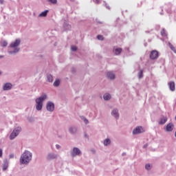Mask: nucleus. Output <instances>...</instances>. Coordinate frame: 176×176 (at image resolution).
<instances>
[{
    "mask_svg": "<svg viewBox=\"0 0 176 176\" xmlns=\"http://www.w3.org/2000/svg\"><path fill=\"white\" fill-rule=\"evenodd\" d=\"M20 45H21V39L16 38L15 41H12L9 46L8 51V54L10 56H16L19 52H20Z\"/></svg>",
    "mask_w": 176,
    "mask_h": 176,
    "instance_id": "1",
    "label": "nucleus"
},
{
    "mask_svg": "<svg viewBox=\"0 0 176 176\" xmlns=\"http://www.w3.org/2000/svg\"><path fill=\"white\" fill-rule=\"evenodd\" d=\"M32 160V153L28 150H25L21 154L19 162L21 164H30V162Z\"/></svg>",
    "mask_w": 176,
    "mask_h": 176,
    "instance_id": "2",
    "label": "nucleus"
},
{
    "mask_svg": "<svg viewBox=\"0 0 176 176\" xmlns=\"http://www.w3.org/2000/svg\"><path fill=\"white\" fill-rule=\"evenodd\" d=\"M46 100H47V94H43L40 97L35 99L36 111H42V108H43V102L46 101Z\"/></svg>",
    "mask_w": 176,
    "mask_h": 176,
    "instance_id": "3",
    "label": "nucleus"
},
{
    "mask_svg": "<svg viewBox=\"0 0 176 176\" xmlns=\"http://www.w3.org/2000/svg\"><path fill=\"white\" fill-rule=\"evenodd\" d=\"M20 133H21V126L16 127L11 133V134L10 135V140L11 141L14 140V138H16V137H17V135H19L20 134Z\"/></svg>",
    "mask_w": 176,
    "mask_h": 176,
    "instance_id": "4",
    "label": "nucleus"
},
{
    "mask_svg": "<svg viewBox=\"0 0 176 176\" xmlns=\"http://www.w3.org/2000/svg\"><path fill=\"white\" fill-rule=\"evenodd\" d=\"M70 156L72 157H76V156H82V151L78 147H74L70 151Z\"/></svg>",
    "mask_w": 176,
    "mask_h": 176,
    "instance_id": "5",
    "label": "nucleus"
},
{
    "mask_svg": "<svg viewBox=\"0 0 176 176\" xmlns=\"http://www.w3.org/2000/svg\"><path fill=\"white\" fill-rule=\"evenodd\" d=\"M58 155L56 153L54 152H49L47 154L45 159L48 162H52V160H56V159H58Z\"/></svg>",
    "mask_w": 176,
    "mask_h": 176,
    "instance_id": "6",
    "label": "nucleus"
},
{
    "mask_svg": "<svg viewBox=\"0 0 176 176\" xmlns=\"http://www.w3.org/2000/svg\"><path fill=\"white\" fill-rule=\"evenodd\" d=\"M46 109L48 112L54 111V103L52 101H48L46 104Z\"/></svg>",
    "mask_w": 176,
    "mask_h": 176,
    "instance_id": "7",
    "label": "nucleus"
},
{
    "mask_svg": "<svg viewBox=\"0 0 176 176\" xmlns=\"http://www.w3.org/2000/svg\"><path fill=\"white\" fill-rule=\"evenodd\" d=\"M159 58V52L156 50H153L150 53V58L151 60H157Z\"/></svg>",
    "mask_w": 176,
    "mask_h": 176,
    "instance_id": "8",
    "label": "nucleus"
},
{
    "mask_svg": "<svg viewBox=\"0 0 176 176\" xmlns=\"http://www.w3.org/2000/svg\"><path fill=\"white\" fill-rule=\"evenodd\" d=\"M111 116H113V118H115V119H116L118 120V119H119L120 115L119 114V109L115 108L111 111Z\"/></svg>",
    "mask_w": 176,
    "mask_h": 176,
    "instance_id": "9",
    "label": "nucleus"
},
{
    "mask_svg": "<svg viewBox=\"0 0 176 176\" xmlns=\"http://www.w3.org/2000/svg\"><path fill=\"white\" fill-rule=\"evenodd\" d=\"M141 133H144V128H142V126H137L133 131V134L134 135H135L137 134H141Z\"/></svg>",
    "mask_w": 176,
    "mask_h": 176,
    "instance_id": "10",
    "label": "nucleus"
},
{
    "mask_svg": "<svg viewBox=\"0 0 176 176\" xmlns=\"http://www.w3.org/2000/svg\"><path fill=\"white\" fill-rule=\"evenodd\" d=\"M12 87H13L12 83L6 82L3 85V90H4V91H8L9 90H12Z\"/></svg>",
    "mask_w": 176,
    "mask_h": 176,
    "instance_id": "11",
    "label": "nucleus"
},
{
    "mask_svg": "<svg viewBox=\"0 0 176 176\" xmlns=\"http://www.w3.org/2000/svg\"><path fill=\"white\" fill-rule=\"evenodd\" d=\"M122 48L114 47L113 49V53L115 56H120V53H122Z\"/></svg>",
    "mask_w": 176,
    "mask_h": 176,
    "instance_id": "12",
    "label": "nucleus"
},
{
    "mask_svg": "<svg viewBox=\"0 0 176 176\" xmlns=\"http://www.w3.org/2000/svg\"><path fill=\"white\" fill-rule=\"evenodd\" d=\"M77 131H78V126H72L69 127V133H70V134H76Z\"/></svg>",
    "mask_w": 176,
    "mask_h": 176,
    "instance_id": "13",
    "label": "nucleus"
},
{
    "mask_svg": "<svg viewBox=\"0 0 176 176\" xmlns=\"http://www.w3.org/2000/svg\"><path fill=\"white\" fill-rule=\"evenodd\" d=\"M166 131L170 132L174 130V124L173 123H168L166 128H165Z\"/></svg>",
    "mask_w": 176,
    "mask_h": 176,
    "instance_id": "14",
    "label": "nucleus"
},
{
    "mask_svg": "<svg viewBox=\"0 0 176 176\" xmlns=\"http://www.w3.org/2000/svg\"><path fill=\"white\" fill-rule=\"evenodd\" d=\"M8 167H9V160H8V159H5L3 160V170L6 171Z\"/></svg>",
    "mask_w": 176,
    "mask_h": 176,
    "instance_id": "15",
    "label": "nucleus"
},
{
    "mask_svg": "<svg viewBox=\"0 0 176 176\" xmlns=\"http://www.w3.org/2000/svg\"><path fill=\"white\" fill-rule=\"evenodd\" d=\"M107 76L108 79H110L111 80H113V79H115V74L112 72H108L107 73Z\"/></svg>",
    "mask_w": 176,
    "mask_h": 176,
    "instance_id": "16",
    "label": "nucleus"
},
{
    "mask_svg": "<svg viewBox=\"0 0 176 176\" xmlns=\"http://www.w3.org/2000/svg\"><path fill=\"white\" fill-rule=\"evenodd\" d=\"M111 139L107 138L103 140L102 144L104 146H109V145L111 144Z\"/></svg>",
    "mask_w": 176,
    "mask_h": 176,
    "instance_id": "17",
    "label": "nucleus"
},
{
    "mask_svg": "<svg viewBox=\"0 0 176 176\" xmlns=\"http://www.w3.org/2000/svg\"><path fill=\"white\" fill-rule=\"evenodd\" d=\"M167 117L162 116L160 119L159 124H165L167 122Z\"/></svg>",
    "mask_w": 176,
    "mask_h": 176,
    "instance_id": "18",
    "label": "nucleus"
},
{
    "mask_svg": "<svg viewBox=\"0 0 176 176\" xmlns=\"http://www.w3.org/2000/svg\"><path fill=\"white\" fill-rule=\"evenodd\" d=\"M169 89L171 90V91H174L175 90V83L174 82H170L168 83Z\"/></svg>",
    "mask_w": 176,
    "mask_h": 176,
    "instance_id": "19",
    "label": "nucleus"
},
{
    "mask_svg": "<svg viewBox=\"0 0 176 176\" xmlns=\"http://www.w3.org/2000/svg\"><path fill=\"white\" fill-rule=\"evenodd\" d=\"M63 28L65 30V31H68V30L71 29V25H69L68 22H64Z\"/></svg>",
    "mask_w": 176,
    "mask_h": 176,
    "instance_id": "20",
    "label": "nucleus"
},
{
    "mask_svg": "<svg viewBox=\"0 0 176 176\" xmlns=\"http://www.w3.org/2000/svg\"><path fill=\"white\" fill-rule=\"evenodd\" d=\"M103 98H104V101H109V100H111V94H104L103 95Z\"/></svg>",
    "mask_w": 176,
    "mask_h": 176,
    "instance_id": "21",
    "label": "nucleus"
},
{
    "mask_svg": "<svg viewBox=\"0 0 176 176\" xmlns=\"http://www.w3.org/2000/svg\"><path fill=\"white\" fill-rule=\"evenodd\" d=\"M47 13H49V10H45V11L39 14L38 17H46V16H47Z\"/></svg>",
    "mask_w": 176,
    "mask_h": 176,
    "instance_id": "22",
    "label": "nucleus"
},
{
    "mask_svg": "<svg viewBox=\"0 0 176 176\" xmlns=\"http://www.w3.org/2000/svg\"><path fill=\"white\" fill-rule=\"evenodd\" d=\"M47 80L52 83L53 82V76L52 74H47Z\"/></svg>",
    "mask_w": 176,
    "mask_h": 176,
    "instance_id": "23",
    "label": "nucleus"
},
{
    "mask_svg": "<svg viewBox=\"0 0 176 176\" xmlns=\"http://www.w3.org/2000/svg\"><path fill=\"white\" fill-rule=\"evenodd\" d=\"M138 76L139 78V79H142L143 76H144V70H140V72L138 74Z\"/></svg>",
    "mask_w": 176,
    "mask_h": 176,
    "instance_id": "24",
    "label": "nucleus"
},
{
    "mask_svg": "<svg viewBox=\"0 0 176 176\" xmlns=\"http://www.w3.org/2000/svg\"><path fill=\"white\" fill-rule=\"evenodd\" d=\"M81 120H83L85 124H89V120L86 118L85 116H80Z\"/></svg>",
    "mask_w": 176,
    "mask_h": 176,
    "instance_id": "25",
    "label": "nucleus"
},
{
    "mask_svg": "<svg viewBox=\"0 0 176 176\" xmlns=\"http://www.w3.org/2000/svg\"><path fill=\"white\" fill-rule=\"evenodd\" d=\"M54 87H58V86H60V79H56L54 82Z\"/></svg>",
    "mask_w": 176,
    "mask_h": 176,
    "instance_id": "26",
    "label": "nucleus"
},
{
    "mask_svg": "<svg viewBox=\"0 0 176 176\" xmlns=\"http://www.w3.org/2000/svg\"><path fill=\"white\" fill-rule=\"evenodd\" d=\"M168 46L170 47V49L174 52L175 53H176V50L175 47H174V45H173V44H171V43H168Z\"/></svg>",
    "mask_w": 176,
    "mask_h": 176,
    "instance_id": "27",
    "label": "nucleus"
},
{
    "mask_svg": "<svg viewBox=\"0 0 176 176\" xmlns=\"http://www.w3.org/2000/svg\"><path fill=\"white\" fill-rule=\"evenodd\" d=\"M145 168L147 170V171H149L150 170H152V165L150 164H146L145 165Z\"/></svg>",
    "mask_w": 176,
    "mask_h": 176,
    "instance_id": "28",
    "label": "nucleus"
},
{
    "mask_svg": "<svg viewBox=\"0 0 176 176\" xmlns=\"http://www.w3.org/2000/svg\"><path fill=\"white\" fill-rule=\"evenodd\" d=\"M1 45L2 47H6L8 46V41H3L1 42Z\"/></svg>",
    "mask_w": 176,
    "mask_h": 176,
    "instance_id": "29",
    "label": "nucleus"
},
{
    "mask_svg": "<svg viewBox=\"0 0 176 176\" xmlns=\"http://www.w3.org/2000/svg\"><path fill=\"white\" fill-rule=\"evenodd\" d=\"M28 120L30 122V123H34V122H35V118H34L32 116L28 117Z\"/></svg>",
    "mask_w": 176,
    "mask_h": 176,
    "instance_id": "30",
    "label": "nucleus"
},
{
    "mask_svg": "<svg viewBox=\"0 0 176 176\" xmlns=\"http://www.w3.org/2000/svg\"><path fill=\"white\" fill-rule=\"evenodd\" d=\"M161 35L162 36H167V34L166 33V30L164 29H163L161 32Z\"/></svg>",
    "mask_w": 176,
    "mask_h": 176,
    "instance_id": "31",
    "label": "nucleus"
},
{
    "mask_svg": "<svg viewBox=\"0 0 176 176\" xmlns=\"http://www.w3.org/2000/svg\"><path fill=\"white\" fill-rule=\"evenodd\" d=\"M48 2H50V3H53V5H56L57 3V0H47Z\"/></svg>",
    "mask_w": 176,
    "mask_h": 176,
    "instance_id": "32",
    "label": "nucleus"
},
{
    "mask_svg": "<svg viewBox=\"0 0 176 176\" xmlns=\"http://www.w3.org/2000/svg\"><path fill=\"white\" fill-rule=\"evenodd\" d=\"M97 38L98 41H104V36L102 35H98Z\"/></svg>",
    "mask_w": 176,
    "mask_h": 176,
    "instance_id": "33",
    "label": "nucleus"
},
{
    "mask_svg": "<svg viewBox=\"0 0 176 176\" xmlns=\"http://www.w3.org/2000/svg\"><path fill=\"white\" fill-rule=\"evenodd\" d=\"M71 49H72V52H76V50H78V47H76V46H74V45H72L71 47Z\"/></svg>",
    "mask_w": 176,
    "mask_h": 176,
    "instance_id": "34",
    "label": "nucleus"
},
{
    "mask_svg": "<svg viewBox=\"0 0 176 176\" xmlns=\"http://www.w3.org/2000/svg\"><path fill=\"white\" fill-rule=\"evenodd\" d=\"M55 146L56 148L58 149V151H60V149H61V146L60 144H56Z\"/></svg>",
    "mask_w": 176,
    "mask_h": 176,
    "instance_id": "35",
    "label": "nucleus"
},
{
    "mask_svg": "<svg viewBox=\"0 0 176 176\" xmlns=\"http://www.w3.org/2000/svg\"><path fill=\"white\" fill-rule=\"evenodd\" d=\"M9 158H10V159H14V154H13V153L10 154Z\"/></svg>",
    "mask_w": 176,
    "mask_h": 176,
    "instance_id": "36",
    "label": "nucleus"
},
{
    "mask_svg": "<svg viewBox=\"0 0 176 176\" xmlns=\"http://www.w3.org/2000/svg\"><path fill=\"white\" fill-rule=\"evenodd\" d=\"M93 1L94 2V3H100V0H93Z\"/></svg>",
    "mask_w": 176,
    "mask_h": 176,
    "instance_id": "37",
    "label": "nucleus"
},
{
    "mask_svg": "<svg viewBox=\"0 0 176 176\" xmlns=\"http://www.w3.org/2000/svg\"><path fill=\"white\" fill-rule=\"evenodd\" d=\"M3 152L2 148H0V157H2V155H3Z\"/></svg>",
    "mask_w": 176,
    "mask_h": 176,
    "instance_id": "38",
    "label": "nucleus"
},
{
    "mask_svg": "<svg viewBox=\"0 0 176 176\" xmlns=\"http://www.w3.org/2000/svg\"><path fill=\"white\" fill-rule=\"evenodd\" d=\"M3 2H5V0H0L1 5H3Z\"/></svg>",
    "mask_w": 176,
    "mask_h": 176,
    "instance_id": "39",
    "label": "nucleus"
},
{
    "mask_svg": "<svg viewBox=\"0 0 176 176\" xmlns=\"http://www.w3.org/2000/svg\"><path fill=\"white\" fill-rule=\"evenodd\" d=\"M105 6H106L107 9H109V10L111 9V8H109V6H107V3H105Z\"/></svg>",
    "mask_w": 176,
    "mask_h": 176,
    "instance_id": "40",
    "label": "nucleus"
},
{
    "mask_svg": "<svg viewBox=\"0 0 176 176\" xmlns=\"http://www.w3.org/2000/svg\"><path fill=\"white\" fill-rule=\"evenodd\" d=\"M72 72H75V69H72Z\"/></svg>",
    "mask_w": 176,
    "mask_h": 176,
    "instance_id": "41",
    "label": "nucleus"
},
{
    "mask_svg": "<svg viewBox=\"0 0 176 176\" xmlns=\"http://www.w3.org/2000/svg\"><path fill=\"white\" fill-rule=\"evenodd\" d=\"M0 75H2V72L1 71H0Z\"/></svg>",
    "mask_w": 176,
    "mask_h": 176,
    "instance_id": "42",
    "label": "nucleus"
},
{
    "mask_svg": "<svg viewBox=\"0 0 176 176\" xmlns=\"http://www.w3.org/2000/svg\"><path fill=\"white\" fill-rule=\"evenodd\" d=\"M124 155H126V153H122V156H124Z\"/></svg>",
    "mask_w": 176,
    "mask_h": 176,
    "instance_id": "43",
    "label": "nucleus"
},
{
    "mask_svg": "<svg viewBox=\"0 0 176 176\" xmlns=\"http://www.w3.org/2000/svg\"><path fill=\"white\" fill-rule=\"evenodd\" d=\"M85 137H87V134H85Z\"/></svg>",
    "mask_w": 176,
    "mask_h": 176,
    "instance_id": "44",
    "label": "nucleus"
},
{
    "mask_svg": "<svg viewBox=\"0 0 176 176\" xmlns=\"http://www.w3.org/2000/svg\"><path fill=\"white\" fill-rule=\"evenodd\" d=\"M146 147V146H144V148Z\"/></svg>",
    "mask_w": 176,
    "mask_h": 176,
    "instance_id": "45",
    "label": "nucleus"
},
{
    "mask_svg": "<svg viewBox=\"0 0 176 176\" xmlns=\"http://www.w3.org/2000/svg\"><path fill=\"white\" fill-rule=\"evenodd\" d=\"M0 57H3V56H1Z\"/></svg>",
    "mask_w": 176,
    "mask_h": 176,
    "instance_id": "46",
    "label": "nucleus"
},
{
    "mask_svg": "<svg viewBox=\"0 0 176 176\" xmlns=\"http://www.w3.org/2000/svg\"><path fill=\"white\" fill-rule=\"evenodd\" d=\"M71 1H74V0H71Z\"/></svg>",
    "mask_w": 176,
    "mask_h": 176,
    "instance_id": "47",
    "label": "nucleus"
}]
</instances>
